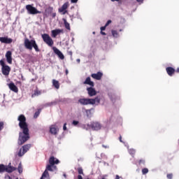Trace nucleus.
Here are the masks:
<instances>
[{
	"instance_id": "nucleus-1",
	"label": "nucleus",
	"mask_w": 179,
	"mask_h": 179,
	"mask_svg": "<svg viewBox=\"0 0 179 179\" xmlns=\"http://www.w3.org/2000/svg\"><path fill=\"white\" fill-rule=\"evenodd\" d=\"M17 121H19L18 126L22 129V131L19 133L17 144L19 146H22V145H24V143H26L30 139L29 124H27L24 115H20L17 117Z\"/></svg>"
},
{
	"instance_id": "nucleus-2",
	"label": "nucleus",
	"mask_w": 179,
	"mask_h": 179,
	"mask_svg": "<svg viewBox=\"0 0 179 179\" xmlns=\"http://www.w3.org/2000/svg\"><path fill=\"white\" fill-rule=\"evenodd\" d=\"M24 45L25 48L27 50H29V51H31L33 48H34L36 52H40V48H38V45H37V43L36 42V40H29V38H25Z\"/></svg>"
},
{
	"instance_id": "nucleus-3",
	"label": "nucleus",
	"mask_w": 179,
	"mask_h": 179,
	"mask_svg": "<svg viewBox=\"0 0 179 179\" xmlns=\"http://www.w3.org/2000/svg\"><path fill=\"white\" fill-rule=\"evenodd\" d=\"M78 103L81 104L82 106H88V104L94 105L96 104H100V99L99 96H96L95 99H86V98H82L78 99Z\"/></svg>"
},
{
	"instance_id": "nucleus-4",
	"label": "nucleus",
	"mask_w": 179,
	"mask_h": 179,
	"mask_svg": "<svg viewBox=\"0 0 179 179\" xmlns=\"http://www.w3.org/2000/svg\"><path fill=\"white\" fill-rule=\"evenodd\" d=\"M0 65L1 66V72L4 76H8L10 73V66L6 65L3 59L0 60Z\"/></svg>"
},
{
	"instance_id": "nucleus-5",
	"label": "nucleus",
	"mask_w": 179,
	"mask_h": 179,
	"mask_svg": "<svg viewBox=\"0 0 179 179\" xmlns=\"http://www.w3.org/2000/svg\"><path fill=\"white\" fill-rule=\"evenodd\" d=\"M41 37L44 43L47 44L48 47H52V45H54V41L48 34H43L41 35Z\"/></svg>"
},
{
	"instance_id": "nucleus-6",
	"label": "nucleus",
	"mask_w": 179,
	"mask_h": 179,
	"mask_svg": "<svg viewBox=\"0 0 179 179\" xmlns=\"http://www.w3.org/2000/svg\"><path fill=\"white\" fill-rule=\"evenodd\" d=\"M16 170V168L13 166H7L3 164H0V173H13V171H15Z\"/></svg>"
},
{
	"instance_id": "nucleus-7",
	"label": "nucleus",
	"mask_w": 179,
	"mask_h": 179,
	"mask_svg": "<svg viewBox=\"0 0 179 179\" xmlns=\"http://www.w3.org/2000/svg\"><path fill=\"white\" fill-rule=\"evenodd\" d=\"M89 128H91L92 131H99L101 129V124L99 122H92L90 124H87Z\"/></svg>"
},
{
	"instance_id": "nucleus-8",
	"label": "nucleus",
	"mask_w": 179,
	"mask_h": 179,
	"mask_svg": "<svg viewBox=\"0 0 179 179\" xmlns=\"http://www.w3.org/2000/svg\"><path fill=\"white\" fill-rule=\"evenodd\" d=\"M57 171V166L49 164L46 165L45 170L43 174V176H47L48 177H50V174L48 173V171Z\"/></svg>"
},
{
	"instance_id": "nucleus-9",
	"label": "nucleus",
	"mask_w": 179,
	"mask_h": 179,
	"mask_svg": "<svg viewBox=\"0 0 179 179\" xmlns=\"http://www.w3.org/2000/svg\"><path fill=\"white\" fill-rule=\"evenodd\" d=\"M26 9L30 15H37V13H40V11H38L37 8L30 4L26 6Z\"/></svg>"
},
{
	"instance_id": "nucleus-10",
	"label": "nucleus",
	"mask_w": 179,
	"mask_h": 179,
	"mask_svg": "<svg viewBox=\"0 0 179 179\" xmlns=\"http://www.w3.org/2000/svg\"><path fill=\"white\" fill-rule=\"evenodd\" d=\"M30 148H31V145L27 144L22 146V148L20 149V151L18 152V156L19 157H22L24 155V153H27L28 150H29Z\"/></svg>"
},
{
	"instance_id": "nucleus-11",
	"label": "nucleus",
	"mask_w": 179,
	"mask_h": 179,
	"mask_svg": "<svg viewBox=\"0 0 179 179\" xmlns=\"http://www.w3.org/2000/svg\"><path fill=\"white\" fill-rule=\"evenodd\" d=\"M69 7V2H66L64 3L62 7H60L59 9H58V12L59 13H62V12L63 13V15H65V13H66V9L67 8Z\"/></svg>"
},
{
	"instance_id": "nucleus-12",
	"label": "nucleus",
	"mask_w": 179,
	"mask_h": 179,
	"mask_svg": "<svg viewBox=\"0 0 179 179\" xmlns=\"http://www.w3.org/2000/svg\"><path fill=\"white\" fill-rule=\"evenodd\" d=\"M0 41L3 44H12L13 39L8 36L0 37Z\"/></svg>"
},
{
	"instance_id": "nucleus-13",
	"label": "nucleus",
	"mask_w": 179,
	"mask_h": 179,
	"mask_svg": "<svg viewBox=\"0 0 179 179\" xmlns=\"http://www.w3.org/2000/svg\"><path fill=\"white\" fill-rule=\"evenodd\" d=\"M52 50L55 54H56V55H57V57H59L60 59H65V56H64V54H62V52H61L58 48L53 47Z\"/></svg>"
},
{
	"instance_id": "nucleus-14",
	"label": "nucleus",
	"mask_w": 179,
	"mask_h": 179,
	"mask_svg": "<svg viewBox=\"0 0 179 179\" xmlns=\"http://www.w3.org/2000/svg\"><path fill=\"white\" fill-rule=\"evenodd\" d=\"M58 131H59V129H58V127H57L56 124H52L50 126V132L52 135H57L58 134Z\"/></svg>"
},
{
	"instance_id": "nucleus-15",
	"label": "nucleus",
	"mask_w": 179,
	"mask_h": 179,
	"mask_svg": "<svg viewBox=\"0 0 179 179\" xmlns=\"http://www.w3.org/2000/svg\"><path fill=\"white\" fill-rule=\"evenodd\" d=\"M87 92H88L90 97H93V96H96V94H97V92H96V90H94L93 87H87Z\"/></svg>"
},
{
	"instance_id": "nucleus-16",
	"label": "nucleus",
	"mask_w": 179,
	"mask_h": 179,
	"mask_svg": "<svg viewBox=\"0 0 179 179\" xmlns=\"http://www.w3.org/2000/svg\"><path fill=\"white\" fill-rule=\"evenodd\" d=\"M49 164L55 166V164H59V159L55 158L54 156H52L49 158Z\"/></svg>"
},
{
	"instance_id": "nucleus-17",
	"label": "nucleus",
	"mask_w": 179,
	"mask_h": 179,
	"mask_svg": "<svg viewBox=\"0 0 179 179\" xmlns=\"http://www.w3.org/2000/svg\"><path fill=\"white\" fill-rule=\"evenodd\" d=\"M6 58L8 64H12V52L10 50L6 52Z\"/></svg>"
},
{
	"instance_id": "nucleus-18",
	"label": "nucleus",
	"mask_w": 179,
	"mask_h": 179,
	"mask_svg": "<svg viewBox=\"0 0 179 179\" xmlns=\"http://www.w3.org/2000/svg\"><path fill=\"white\" fill-rule=\"evenodd\" d=\"M91 76L92 78H93V79H96V80H100L103 77V73L99 71L97 72V73H92Z\"/></svg>"
},
{
	"instance_id": "nucleus-19",
	"label": "nucleus",
	"mask_w": 179,
	"mask_h": 179,
	"mask_svg": "<svg viewBox=\"0 0 179 179\" xmlns=\"http://www.w3.org/2000/svg\"><path fill=\"white\" fill-rule=\"evenodd\" d=\"M166 71L169 76H173L176 73V69L173 67H166Z\"/></svg>"
},
{
	"instance_id": "nucleus-20",
	"label": "nucleus",
	"mask_w": 179,
	"mask_h": 179,
	"mask_svg": "<svg viewBox=\"0 0 179 179\" xmlns=\"http://www.w3.org/2000/svg\"><path fill=\"white\" fill-rule=\"evenodd\" d=\"M83 83L84 85H89L91 87H94V83L92 81L90 77H87Z\"/></svg>"
},
{
	"instance_id": "nucleus-21",
	"label": "nucleus",
	"mask_w": 179,
	"mask_h": 179,
	"mask_svg": "<svg viewBox=\"0 0 179 179\" xmlns=\"http://www.w3.org/2000/svg\"><path fill=\"white\" fill-rule=\"evenodd\" d=\"M9 89L14 92V93H17L19 92V89L15 85V83H10L8 84Z\"/></svg>"
},
{
	"instance_id": "nucleus-22",
	"label": "nucleus",
	"mask_w": 179,
	"mask_h": 179,
	"mask_svg": "<svg viewBox=\"0 0 179 179\" xmlns=\"http://www.w3.org/2000/svg\"><path fill=\"white\" fill-rule=\"evenodd\" d=\"M60 33H64V29H55L52 31V37H57Z\"/></svg>"
},
{
	"instance_id": "nucleus-23",
	"label": "nucleus",
	"mask_w": 179,
	"mask_h": 179,
	"mask_svg": "<svg viewBox=\"0 0 179 179\" xmlns=\"http://www.w3.org/2000/svg\"><path fill=\"white\" fill-rule=\"evenodd\" d=\"M63 22L64 24V27L67 29V30H71V25L69 24V23L68 22V21H66V19H63Z\"/></svg>"
},
{
	"instance_id": "nucleus-24",
	"label": "nucleus",
	"mask_w": 179,
	"mask_h": 179,
	"mask_svg": "<svg viewBox=\"0 0 179 179\" xmlns=\"http://www.w3.org/2000/svg\"><path fill=\"white\" fill-rule=\"evenodd\" d=\"M52 85L55 89H59V82L57 80H52Z\"/></svg>"
},
{
	"instance_id": "nucleus-25",
	"label": "nucleus",
	"mask_w": 179,
	"mask_h": 179,
	"mask_svg": "<svg viewBox=\"0 0 179 179\" xmlns=\"http://www.w3.org/2000/svg\"><path fill=\"white\" fill-rule=\"evenodd\" d=\"M113 37H115V38H118L120 34H118V31L117 30L113 29L111 31Z\"/></svg>"
},
{
	"instance_id": "nucleus-26",
	"label": "nucleus",
	"mask_w": 179,
	"mask_h": 179,
	"mask_svg": "<svg viewBox=\"0 0 179 179\" xmlns=\"http://www.w3.org/2000/svg\"><path fill=\"white\" fill-rule=\"evenodd\" d=\"M41 94V92L38 90H35L34 94H32L31 97H36V96H40Z\"/></svg>"
},
{
	"instance_id": "nucleus-27",
	"label": "nucleus",
	"mask_w": 179,
	"mask_h": 179,
	"mask_svg": "<svg viewBox=\"0 0 179 179\" xmlns=\"http://www.w3.org/2000/svg\"><path fill=\"white\" fill-rule=\"evenodd\" d=\"M129 153L131 156H135V153H136V151L134 149H130L129 150Z\"/></svg>"
},
{
	"instance_id": "nucleus-28",
	"label": "nucleus",
	"mask_w": 179,
	"mask_h": 179,
	"mask_svg": "<svg viewBox=\"0 0 179 179\" xmlns=\"http://www.w3.org/2000/svg\"><path fill=\"white\" fill-rule=\"evenodd\" d=\"M17 170L20 174H22V173H23V168H22V164H20L18 165Z\"/></svg>"
},
{
	"instance_id": "nucleus-29",
	"label": "nucleus",
	"mask_w": 179,
	"mask_h": 179,
	"mask_svg": "<svg viewBox=\"0 0 179 179\" xmlns=\"http://www.w3.org/2000/svg\"><path fill=\"white\" fill-rule=\"evenodd\" d=\"M149 173V169L148 168H144L142 169V174H148Z\"/></svg>"
},
{
	"instance_id": "nucleus-30",
	"label": "nucleus",
	"mask_w": 179,
	"mask_h": 179,
	"mask_svg": "<svg viewBox=\"0 0 179 179\" xmlns=\"http://www.w3.org/2000/svg\"><path fill=\"white\" fill-rule=\"evenodd\" d=\"M77 171H78V174H83V169H82V167L78 168Z\"/></svg>"
},
{
	"instance_id": "nucleus-31",
	"label": "nucleus",
	"mask_w": 179,
	"mask_h": 179,
	"mask_svg": "<svg viewBox=\"0 0 179 179\" xmlns=\"http://www.w3.org/2000/svg\"><path fill=\"white\" fill-rule=\"evenodd\" d=\"M139 166H141V164H145V159H139L138 162Z\"/></svg>"
},
{
	"instance_id": "nucleus-32",
	"label": "nucleus",
	"mask_w": 179,
	"mask_h": 179,
	"mask_svg": "<svg viewBox=\"0 0 179 179\" xmlns=\"http://www.w3.org/2000/svg\"><path fill=\"white\" fill-rule=\"evenodd\" d=\"M39 115H40V111H36L34 113V118H37V117H38Z\"/></svg>"
},
{
	"instance_id": "nucleus-33",
	"label": "nucleus",
	"mask_w": 179,
	"mask_h": 179,
	"mask_svg": "<svg viewBox=\"0 0 179 179\" xmlns=\"http://www.w3.org/2000/svg\"><path fill=\"white\" fill-rule=\"evenodd\" d=\"M3 122H0V131H2L3 129Z\"/></svg>"
},
{
	"instance_id": "nucleus-34",
	"label": "nucleus",
	"mask_w": 179,
	"mask_h": 179,
	"mask_svg": "<svg viewBox=\"0 0 179 179\" xmlns=\"http://www.w3.org/2000/svg\"><path fill=\"white\" fill-rule=\"evenodd\" d=\"M166 177H167L168 179H173V173L167 174Z\"/></svg>"
},
{
	"instance_id": "nucleus-35",
	"label": "nucleus",
	"mask_w": 179,
	"mask_h": 179,
	"mask_svg": "<svg viewBox=\"0 0 179 179\" xmlns=\"http://www.w3.org/2000/svg\"><path fill=\"white\" fill-rule=\"evenodd\" d=\"M72 124H73V125L76 127V125H78V124H79V121L73 120Z\"/></svg>"
},
{
	"instance_id": "nucleus-36",
	"label": "nucleus",
	"mask_w": 179,
	"mask_h": 179,
	"mask_svg": "<svg viewBox=\"0 0 179 179\" xmlns=\"http://www.w3.org/2000/svg\"><path fill=\"white\" fill-rule=\"evenodd\" d=\"M41 179H49L48 176H44V173L42 174V176L41 177Z\"/></svg>"
},
{
	"instance_id": "nucleus-37",
	"label": "nucleus",
	"mask_w": 179,
	"mask_h": 179,
	"mask_svg": "<svg viewBox=\"0 0 179 179\" xmlns=\"http://www.w3.org/2000/svg\"><path fill=\"white\" fill-rule=\"evenodd\" d=\"M111 22H112V21L110 20H108L107 22L106 23L105 26L107 27L109 24H110Z\"/></svg>"
},
{
	"instance_id": "nucleus-38",
	"label": "nucleus",
	"mask_w": 179,
	"mask_h": 179,
	"mask_svg": "<svg viewBox=\"0 0 179 179\" xmlns=\"http://www.w3.org/2000/svg\"><path fill=\"white\" fill-rule=\"evenodd\" d=\"M106 28H107V27H106V25H105V26H103V27H101L100 28V30H101V31H104V30H106Z\"/></svg>"
},
{
	"instance_id": "nucleus-39",
	"label": "nucleus",
	"mask_w": 179,
	"mask_h": 179,
	"mask_svg": "<svg viewBox=\"0 0 179 179\" xmlns=\"http://www.w3.org/2000/svg\"><path fill=\"white\" fill-rule=\"evenodd\" d=\"M115 95H113V96H110L111 101H115Z\"/></svg>"
},
{
	"instance_id": "nucleus-40",
	"label": "nucleus",
	"mask_w": 179,
	"mask_h": 179,
	"mask_svg": "<svg viewBox=\"0 0 179 179\" xmlns=\"http://www.w3.org/2000/svg\"><path fill=\"white\" fill-rule=\"evenodd\" d=\"M67 128H66V123H64V126H63V130L64 131H66Z\"/></svg>"
},
{
	"instance_id": "nucleus-41",
	"label": "nucleus",
	"mask_w": 179,
	"mask_h": 179,
	"mask_svg": "<svg viewBox=\"0 0 179 179\" xmlns=\"http://www.w3.org/2000/svg\"><path fill=\"white\" fill-rule=\"evenodd\" d=\"M78 1L79 0H71V3H78Z\"/></svg>"
},
{
	"instance_id": "nucleus-42",
	"label": "nucleus",
	"mask_w": 179,
	"mask_h": 179,
	"mask_svg": "<svg viewBox=\"0 0 179 179\" xmlns=\"http://www.w3.org/2000/svg\"><path fill=\"white\" fill-rule=\"evenodd\" d=\"M102 147L104 148V149H108L110 148L109 145H102Z\"/></svg>"
},
{
	"instance_id": "nucleus-43",
	"label": "nucleus",
	"mask_w": 179,
	"mask_h": 179,
	"mask_svg": "<svg viewBox=\"0 0 179 179\" xmlns=\"http://www.w3.org/2000/svg\"><path fill=\"white\" fill-rule=\"evenodd\" d=\"M101 34H102V36H106L107 34L103 31H101Z\"/></svg>"
},
{
	"instance_id": "nucleus-44",
	"label": "nucleus",
	"mask_w": 179,
	"mask_h": 179,
	"mask_svg": "<svg viewBox=\"0 0 179 179\" xmlns=\"http://www.w3.org/2000/svg\"><path fill=\"white\" fill-rule=\"evenodd\" d=\"M5 179H12V178L9 176H6Z\"/></svg>"
},
{
	"instance_id": "nucleus-45",
	"label": "nucleus",
	"mask_w": 179,
	"mask_h": 179,
	"mask_svg": "<svg viewBox=\"0 0 179 179\" xmlns=\"http://www.w3.org/2000/svg\"><path fill=\"white\" fill-rule=\"evenodd\" d=\"M119 141L120 142L122 143V136H120Z\"/></svg>"
},
{
	"instance_id": "nucleus-46",
	"label": "nucleus",
	"mask_w": 179,
	"mask_h": 179,
	"mask_svg": "<svg viewBox=\"0 0 179 179\" xmlns=\"http://www.w3.org/2000/svg\"><path fill=\"white\" fill-rule=\"evenodd\" d=\"M140 3H143V0H136Z\"/></svg>"
},
{
	"instance_id": "nucleus-47",
	"label": "nucleus",
	"mask_w": 179,
	"mask_h": 179,
	"mask_svg": "<svg viewBox=\"0 0 179 179\" xmlns=\"http://www.w3.org/2000/svg\"><path fill=\"white\" fill-rule=\"evenodd\" d=\"M78 179H83V178L82 177V176L78 175Z\"/></svg>"
},
{
	"instance_id": "nucleus-48",
	"label": "nucleus",
	"mask_w": 179,
	"mask_h": 179,
	"mask_svg": "<svg viewBox=\"0 0 179 179\" xmlns=\"http://www.w3.org/2000/svg\"><path fill=\"white\" fill-rule=\"evenodd\" d=\"M56 16H57V13H52V17H55Z\"/></svg>"
},
{
	"instance_id": "nucleus-49",
	"label": "nucleus",
	"mask_w": 179,
	"mask_h": 179,
	"mask_svg": "<svg viewBox=\"0 0 179 179\" xmlns=\"http://www.w3.org/2000/svg\"><path fill=\"white\" fill-rule=\"evenodd\" d=\"M92 110H94V109H93V108H91V109H90V110H87L86 112H87V113H90V111H92Z\"/></svg>"
},
{
	"instance_id": "nucleus-50",
	"label": "nucleus",
	"mask_w": 179,
	"mask_h": 179,
	"mask_svg": "<svg viewBox=\"0 0 179 179\" xmlns=\"http://www.w3.org/2000/svg\"><path fill=\"white\" fill-rule=\"evenodd\" d=\"M176 72L177 73H179V67L177 68V69L176 70Z\"/></svg>"
},
{
	"instance_id": "nucleus-51",
	"label": "nucleus",
	"mask_w": 179,
	"mask_h": 179,
	"mask_svg": "<svg viewBox=\"0 0 179 179\" xmlns=\"http://www.w3.org/2000/svg\"><path fill=\"white\" fill-rule=\"evenodd\" d=\"M115 179H120V176L116 175V176H115Z\"/></svg>"
},
{
	"instance_id": "nucleus-52",
	"label": "nucleus",
	"mask_w": 179,
	"mask_h": 179,
	"mask_svg": "<svg viewBox=\"0 0 179 179\" xmlns=\"http://www.w3.org/2000/svg\"><path fill=\"white\" fill-rule=\"evenodd\" d=\"M31 82H36V79L32 78V79L31 80Z\"/></svg>"
},
{
	"instance_id": "nucleus-53",
	"label": "nucleus",
	"mask_w": 179,
	"mask_h": 179,
	"mask_svg": "<svg viewBox=\"0 0 179 179\" xmlns=\"http://www.w3.org/2000/svg\"><path fill=\"white\" fill-rule=\"evenodd\" d=\"M115 1H116L117 2H118V1H120V0H111L112 2H115Z\"/></svg>"
},
{
	"instance_id": "nucleus-54",
	"label": "nucleus",
	"mask_w": 179,
	"mask_h": 179,
	"mask_svg": "<svg viewBox=\"0 0 179 179\" xmlns=\"http://www.w3.org/2000/svg\"><path fill=\"white\" fill-rule=\"evenodd\" d=\"M68 73H69L68 70H66V75H68Z\"/></svg>"
},
{
	"instance_id": "nucleus-55",
	"label": "nucleus",
	"mask_w": 179,
	"mask_h": 179,
	"mask_svg": "<svg viewBox=\"0 0 179 179\" xmlns=\"http://www.w3.org/2000/svg\"><path fill=\"white\" fill-rule=\"evenodd\" d=\"M77 62H80V59H78Z\"/></svg>"
}]
</instances>
